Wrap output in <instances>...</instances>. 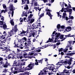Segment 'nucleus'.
I'll use <instances>...</instances> for the list:
<instances>
[{"instance_id": "nucleus-1", "label": "nucleus", "mask_w": 75, "mask_h": 75, "mask_svg": "<svg viewBox=\"0 0 75 75\" xmlns=\"http://www.w3.org/2000/svg\"><path fill=\"white\" fill-rule=\"evenodd\" d=\"M35 65L34 63H33V62H30V64H28V66L24 68V67H23V68H22V71H21L22 72H23L24 71H27V70H30L31 69H32L34 67V66Z\"/></svg>"}, {"instance_id": "nucleus-2", "label": "nucleus", "mask_w": 75, "mask_h": 75, "mask_svg": "<svg viewBox=\"0 0 75 75\" xmlns=\"http://www.w3.org/2000/svg\"><path fill=\"white\" fill-rule=\"evenodd\" d=\"M17 25H15L13 28V29L10 32H9V37H11L12 35H14V32H17L18 30V29L17 28Z\"/></svg>"}, {"instance_id": "nucleus-3", "label": "nucleus", "mask_w": 75, "mask_h": 75, "mask_svg": "<svg viewBox=\"0 0 75 75\" xmlns=\"http://www.w3.org/2000/svg\"><path fill=\"white\" fill-rule=\"evenodd\" d=\"M9 10L11 11L12 12V13H11V11H9L8 12V14H9V17H10V15L11 14V17H13V15H14V6H13V5H11H11L9 6Z\"/></svg>"}, {"instance_id": "nucleus-4", "label": "nucleus", "mask_w": 75, "mask_h": 75, "mask_svg": "<svg viewBox=\"0 0 75 75\" xmlns=\"http://www.w3.org/2000/svg\"><path fill=\"white\" fill-rule=\"evenodd\" d=\"M49 69V67H45L44 68V69H43L42 71H42L41 73V74L42 75H45V74H47V72H48V69Z\"/></svg>"}, {"instance_id": "nucleus-5", "label": "nucleus", "mask_w": 75, "mask_h": 75, "mask_svg": "<svg viewBox=\"0 0 75 75\" xmlns=\"http://www.w3.org/2000/svg\"><path fill=\"white\" fill-rule=\"evenodd\" d=\"M25 43V47H27V46H29V45H31V41L30 40V38H28V40Z\"/></svg>"}, {"instance_id": "nucleus-6", "label": "nucleus", "mask_w": 75, "mask_h": 75, "mask_svg": "<svg viewBox=\"0 0 75 75\" xmlns=\"http://www.w3.org/2000/svg\"><path fill=\"white\" fill-rule=\"evenodd\" d=\"M15 55L13 54H10L7 56L6 58L8 59H10L11 58L14 59L15 58Z\"/></svg>"}, {"instance_id": "nucleus-7", "label": "nucleus", "mask_w": 75, "mask_h": 75, "mask_svg": "<svg viewBox=\"0 0 75 75\" xmlns=\"http://www.w3.org/2000/svg\"><path fill=\"white\" fill-rule=\"evenodd\" d=\"M9 72L13 74H16L18 73V71L15 70H13V68H11L9 69Z\"/></svg>"}, {"instance_id": "nucleus-8", "label": "nucleus", "mask_w": 75, "mask_h": 75, "mask_svg": "<svg viewBox=\"0 0 75 75\" xmlns=\"http://www.w3.org/2000/svg\"><path fill=\"white\" fill-rule=\"evenodd\" d=\"M10 63H8L7 60L6 62V63L4 65L3 67L4 68H8V67H10Z\"/></svg>"}, {"instance_id": "nucleus-9", "label": "nucleus", "mask_w": 75, "mask_h": 75, "mask_svg": "<svg viewBox=\"0 0 75 75\" xmlns=\"http://www.w3.org/2000/svg\"><path fill=\"white\" fill-rule=\"evenodd\" d=\"M32 26H33V28L32 29H36V28H38V27H36V26H38V22H36L35 23H34L33 25V24L32 25Z\"/></svg>"}, {"instance_id": "nucleus-10", "label": "nucleus", "mask_w": 75, "mask_h": 75, "mask_svg": "<svg viewBox=\"0 0 75 75\" xmlns=\"http://www.w3.org/2000/svg\"><path fill=\"white\" fill-rule=\"evenodd\" d=\"M49 70H52V71H53L55 69V70L57 69H58V67H56V68H54V67H52V66H50V67H49Z\"/></svg>"}, {"instance_id": "nucleus-11", "label": "nucleus", "mask_w": 75, "mask_h": 75, "mask_svg": "<svg viewBox=\"0 0 75 75\" xmlns=\"http://www.w3.org/2000/svg\"><path fill=\"white\" fill-rule=\"evenodd\" d=\"M35 34V33L34 32L30 33H29V36H28V37H31L32 35H33V37H34V35Z\"/></svg>"}, {"instance_id": "nucleus-12", "label": "nucleus", "mask_w": 75, "mask_h": 75, "mask_svg": "<svg viewBox=\"0 0 75 75\" xmlns=\"http://www.w3.org/2000/svg\"><path fill=\"white\" fill-rule=\"evenodd\" d=\"M70 30H71V27L70 26H68L67 28H66L65 30L67 32L70 31Z\"/></svg>"}, {"instance_id": "nucleus-13", "label": "nucleus", "mask_w": 75, "mask_h": 75, "mask_svg": "<svg viewBox=\"0 0 75 75\" xmlns=\"http://www.w3.org/2000/svg\"><path fill=\"white\" fill-rule=\"evenodd\" d=\"M46 14H47V15H48V16H49L50 17V19H52V15L51 14V12H47Z\"/></svg>"}, {"instance_id": "nucleus-14", "label": "nucleus", "mask_w": 75, "mask_h": 75, "mask_svg": "<svg viewBox=\"0 0 75 75\" xmlns=\"http://www.w3.org/2000/svg\"><path fill=\"white\" fill-rule=\"evenodd\" d=\"M20 75H29V72L25 71L24 73L20 74Z\"/></svg>"}, {"instance_id": "nucleus-15", "label": "nucleus", "mask_w": 75, "mask_h": 75, "mask_svg": "<svg viewBox=\"0 0 75 75\" xmlns=\"http://www.w3.org/2000/svg\"><path fill=\"white\" fill-rule=\"evenodd\" d=\"M74 54H75V53H70L64 54L67 55H70V56H72V55H74Z\"/></svg>"}, {"instance_id": "nucleus-16", "label": "nucleus", "mask_w": 75, "mask_h": 75, "mask_svg": "<svg viewBox=\"0 0 75 75\" xmlns=\"http://www.w3.org/2000/svg\"><path fill=\"white\" fill-rule=\"evenodd\" d=\"M65 37H75V35H71V34H69L68 35H65Z\"/></svg>"}, {"instance_id": "nucleus-17", "label": "nucleus", "mask_w": 75, "mask_h": 75, "mask_svg": "<svg viewBox=\"0 0 75 75\" xmlns=\"http://www.w3.org/2000/svg\"><path fill=\"white\" fill-rule=\"evenodd\" d=\"M67 12H72V10L71 9L69 8H67Z\"/></svg>"}, {"instance_id": "nucleus-18", "label": "nucleus", "mask_w": 75, "mask_h": 75, "mask_svg": "<svg viewBox=\"0 0 75 75\" xmlns=\"http://www.w3.org/2000/svg\"><path fill=\"white\" fill-rule=\"evenodd\" d=\"M14 44H15V46L13 47L15 48H19L20 47V46H18V44H17L16 45V41L15 40L14 43Z\"/></svg>"}, {"instance_id": "nucleus-19", "label": "nucleus", "mask_w": 75, "mask_h": 75, "mask_svg": "<svg viewBox=\"0 0 75 75\" xmlns=\"http://www.w3.org/2000/svg\"><path fill=\"white\" fill-rule=\"evenodd\" d=\"M17 62L15 60L13 62V66H14L15 67H17Z\"/></svg>"}, {"instance_id": "nucleus-20", "label": "nucleus", "mask_w": 75, "mask_h": 75, "mask_svg": "<svg viewBox=\"0 0 75 75\" xmlns=\"http://www.w3.org/2000/svg\"><path fill=\"white\" fill-rule=\"evenodd\" d=\"M21 32L20 34L21 35V34H25V33H28V32H27V31H25L24 30H22V32H21Z\"/></svg>"}, {"instance_id": "nucleus-21", "label": "nucleus", "mask_w": 75, "mask_h": 75, "mask_svg": "<svg viewBox=\"0 0 75 75\" xmlns=\"http://www.w3.org/2000/svg\"><path fill=\"white\" fill-rule=\"evenodd\" d=\"M7 9H5L4 10H3L1 11V12L0 13L2 14L3 13H6V12H7Z\"/></svg>"}, {"instance_id": "nucleus-22", "label": "nucleus", "mask_w": 75, "mask_h": 75, "mask_svg": "<svg viewBox=\"0 0 75 75\" xmlns=\"http://www.w3.org/2000/svg\"><path fill=\"white\" fill-rule=\"evenodd\" d=\"M5 48H6L5 50L6 52H8V51H11V50H10V49L7 47H5Z\"/></svg>"}, {"instance_id": "nucleus-23", "label": "nucleus", "mask_w": 75, "mask_h": 75, "mask_svg": "<svg viewBox=\"0 0 75 75\" xmlns=\"http://www.w3.org/2000/svg\"><path fill=\"white\" fill-rule=\"evenodd\" d=\"M10 23L12 25H14V21L13 20L11 19L10 20Z\"/></svg>"}, {"instance_id": "nucleus-24", "label": "nucleus", "mask_w": 75, "mask_h": 75, "mask_svg": "<svg viewBox=\"0 0 75 75\" xmlns=\"http://www.w3.org/2000/svg\"><path fill=\"white\" fill-rule=\"evenodd\" d=\"M1 46H3V42L1 41V42H0V49H3V47Z\"/></svg>"}, {"instance_id": "nucleus-25", "label": "nucleus", "mask_w": 75, "mask_h": 75, "mask_svg": "<svg viewBox=\"0 0 75 75\" xmlns=\"http://www.w3.org/2000/svg\"><path fill=\"white\" fill-rule=\"evenodd\" d=\"M35 61L36 62H35V64L36 65H39V64H38V60L37 59H36L35 60Z\"/></svg>"}, {"instance_id": "nucleus-26", "label": "nucleus", "mask_w": 75, "mask_h": 75, "mask_svg": "<svg viewBox=\"0 0 75 75\" xmlns=\"http://www.w3.org/2000/svg\"><path fill=\"white\" fill-rule=\"evenodd\" d=\"M3 28L4 30H6L7 28V25L6 24L3 25Z\"/></svg>"}, {"instance_id": "nucleus-27", "label": "nucleus", "mask_w": 75, "mask_h": 75, "mask_svg": "<svg viewBox=\"0 0 75 75\" xmlns=\"http://www.w3.org/2000/svg\"><path fill=\"white\" fill-rule=\"evenodd\" d=\"M57 27L58 30V29L59 30L60 29V28H61V25L60 24H58L57 25Z\"/></svg>"}, {"instance_id": "nucleus-28", "label": "nucleus", "mask_w": 75, "mask_h": 75, "mask_svg": "<svg viewBox=\"0 0 75 75\" xmlns=\"http://www.w3.org/2000/svg\"><path fill=\"white\" fill-rule=\"evenodd\" d=\"M24 57H25V58H27V56L25 57V55H27V53L25 51H24Z\"/></svg>"}, {"instance_id": "nucleus-29", "label": "nucleus", "mask_w": 75, "mask_h": 75, "mask_svg": "<svg viewBox=\"0 0 75 75\" xmlns=\"http://www.w3.org/2000/svg\"><path fill=\"white\" fill-rule=\"evenodd\" d=\"M67 70L65 69H64L62 72H61L60 73L61 74H65V73L66 72H67Z\"/></svg>"}, {"instance_id": "nucleus-30", "label": "nucleus", "mask_w": 75, "mask_h": 75, "mask_svg": "<svg viewBox=\"0 0 75 75\" xmlns=\"http://www.w3.org/2000/svg\"><path fill=\"white\" fill-rule=\"evenodd\" d=\"M61 36V33H58L55 36V37H57V38H59V37Z\"/></svg>"}, {"instance_id": "nucleus-31", "label": "nucleus", "mask_w": 75, "mask_h": 75, "mask_svg": "<svg viewBox=\"0 0 75 75\" xmlns=\"http://www.w3.org/2000/svg\"><path fill=\"white\" fill-rule=\"evenodd\" d=\"M7 69H6V68H5L3 70V72H4V73H6V72H7Z\"/></svg>"}, {"instance_id": "nucleus-32", "label": "nucleus", "mask_w": 75, "mask_h": 75, "mask_svg": "<svg viewBox=\"0 0 75 75\" xmlns=\"http://www.w3.org/2000/svg\"><path fill=\"white\" fill-rule=\"evenodd\" d=\"M44 13H42L40 15V17L39 18V20H40V18H41L42 16H44Z\"/></svg>"}, {"instance_id": "nucleus-33", "label": "nucleus", "mask_w": 75, "mask_h": 75, "mask_svg": "<svg viewBox=\"0 0 75 75\" xmlns=\"http://www.w3.org/2000/svg\"><path fill=\"white\" fill-rule=\"evenodd\" d=\"M11 68H13V69H14L15 70H16V71H17V70H18V68L17 67H11Z\"/></svg>"}, {"instance_id": "nucleus-34", "label": "nucleus", "mask_w": 75, "mask_h": 75, "mask_svg": "<svg viewBox=\"0 0 75 75\" xmlns=\"http://www.w3.org/2000/svg\"><path fill=\"white\" fill-rule=\"evenodd\" d=\"M22 40H24L25 41V42L27 41L28 39H27V38H26L24 37L22 38Z\"/></svg>"}, {"instance_id": "nucleus-35", "label": "nucleus", "mask_w": 75, "mask_h": 75, "mask_svg": "<svg viewBox=\"0 0 75 75\" xmlns=\"http://www.w3.org/2000/svg\"><path fill=\"white\" fill-rule=\"evenodd\" d=\"M3 6L4 9H6V8H7V6H6V4H3Z\"/></svg>"}, {"instance_id": "nucleus-36", "label": "nucleus", "mask_w": 75, "mask_h": 75, "mask_svg": "<svg viewBox=\"0 0 75 75\" xmlns=\"http://www.w3.org/2000/svg\"><path fill=\"white\" fill-rule=\"evenodd\" d=\"M24 9L25 10H28V5H26V7L24 8Z\"/></svg>"}, {"instance_id": "nucleus-37", "label": "nucleus", "mask_w": 75, "mask_h": 75, "mask_svg": "<svg viewBox=\"0 0 75 75\" xmlns=\"http://www.w3.org/2000/svg\"><path fill=\"white\" fill-rule=\"evenodd\" d=\"M4 22L3 21H0V25H3L4 24Z\"/></svg>"}, {"instance_id": "nucleus-38", "label": "nucleus", "mask_w": 75, "mask_h": 75, "mask_svg": "<svg viewBox=\"0 0 75 75\" xmlns=\"http://www.w3.org/2000/svg\"><path fill=\"white\" fill-rule=\"evenodd\" d=\"M59 38H60V39H63V38H64V35H60Z\"/></svg>"}, {"instance_id": "nucleus-39", "label": "nucleus", "mask_w": 75, "mask_h": 75, "mask_svg": "<svg viewBox=\"0 0 75 75\" xmlns=\"http://www.w3.org/2000/svg\"><path fill=\"white\" fill-rule=\"evenodd\" d=\"M31 18H30L29 17H28V21L29 22H30H30L31 21Z\"/></svg>"}, {"instance_id": "nucleus-40", "label": "nucleus", "mask_w": 75, "mask_h": 75, "mask_svg": "<svg viewBox=\"0 0 75 75\" xmlns=\"http://www.w3.org/2000/svg\"><path fill=\"white\" fill-rule=\"evenodd\" d=\"M35 20V19H32L31 20L30 23H33L34 21Z\"/></svg>"}, {"instance_id": "nucleus-41", "label": "nucleus", "mask_w": 75, "mask_h": 75, "mask_svg": "<svg viewBox=\"0 0 75 75\" xmlns=\"http://www.w3.org/2000/svg\"><path fill=\"white\" fill-rule=\"evenodd\" d=\"M0 37H1V38H3V39H5V38H6V37H4V35H3L0 36Z\"/></svg>"}, {"instance_id": "nucleus-42", "label": "nucleus", "mask_w": 75, "mask_h": 75, "mask_svg": "<svg viewBox=\"0 0 75 75\" xmlns=\"http://www.w3.org/2000/svg\"><path fill=\"white\" fill-rule=\"evenodd\" d=\"M42 60H38V62L39 63H41V64H42Z\"/></svg>"}, {"instance_id": "nucleus-43", "label": "nucleus", "mask_w": 75, "mask_h": 75, "mask_svg": "<svg viewBox=\"0 0 75 75\" xmlns=\"http://www.w3.org/2000/svg\"><path fill=\"white\" fill-rule=\"evenodd\" d=\"M9 32H6V34H5V35H9Z\"/></svg>"}, {"instance_id": "nucleus-44", "label": "nucleus", "mask_w": 75, "mask_h": 75, "mask_svg": "<svg viewBox=\"0 0 75 75\" xmlns=\"http://www.w3.org/2000/svg\"><path fill=\"white\" fill-rule=\"evenodd\" d=\"M67 8H71V6L70 4H68V6H67Z\"/></svg>"}, {"instance_id": "nucleus-45", "label": "nucleus", "mask_w": 75, "mask_h": 75, "mask_svg": "<svg viewBox=\"0 0 75 75\" xmlns=\"http://www.w3.org/2000/svg\"><path fill=\"white\" fill-rule=\"evenodd\" d=\"M61 28H64V29L65 30L66 28H65V26L64 25H62L61 27Z\"/></svg>"}, {"instance_id": "nucleus-46", "label": "nucleus", "mask_w": 75, "mask_h": 75, "mask_svg": "<svg viewBox=\"0 0 75 75\" xmlns=\"http://www.w3.org/2000/svg\"><path fill=\"white\" fill-rule=\"evenodd\" d=\"M61 63V62H58L56 64V65H60V66H61L62 65V64H59V63Z\"/></svg>"}, {"instance_id": "nucleus-47", "label": "nucleus", "mask_w": 75, "mask_h": 75, "mask_svg": "<svg viewBox=\"0 0 75 75\" xmlns=\"http://www.w3.org/2000/svg\"><path fill=\"white\" fill-rule=\"evenodd\" d=\"M48 45H45L44 46V47H43V48H42V49H44V48H47V47H48Z\"/></svg>"}, {"instance_id": "nucleus-48", "label": "nucleus", "mask_w": 75, "mask_h": 75, "mask_svg": "<svg viewBox=\"0 0 75 75\" xmlns=\"http://www.w3.org/2000/svg\"><path fill=\"white\" fill-rule=\"evenodd\" d=\"M68 23H72V20H69V21H68Z\"/></svg>"}, {"instance_id": "nucleus-49", "label": "nucleus", "mask_w": 75, "mask_h": 75, "mask_svg": "<svg viewBox=\"0 0 75 75\" xmlns=\"http://www.w3.org/2000/svg\"><path fill=\"white\" fill-rule=\"evenodd\" d=\"M56 32V31H54L53 32V33L52 34V37H54V34H55V33Z\"/></svg>"}, {"instance_id": "nucleus-50", "label": "nucleus", "mask_w": 75, "mask_h": 75, "mask_svg": "<svg viewBox=\"0 0 75 75\" xmlns=\"http://www.w3.org/2000/svg\"><path fill=\"white\" fill-rule=\"evenodd\" d=\"M63 51V48H62L60 49L59 50V52H61V51Z\"/></svg>"}, {"instance_id": "nucleus-51", "label": "nucleus", "mask_w": 75, "mask_h": 75, "mask_svg": "<svg viewBox=\"0 0 75 75\" xmlns=\"http://www.w3.org/2000/svg\"><path fill=\"white\" fill-rule=\"evenodd\" d=\"M25 16V17H27L28 15L27 14H22V16Z\"/></svg>"}, {"instance_id": "nucleus-52", "label": "nucleus", "mask_w": 75, "mask_h": 75, "mask_svg": "<svg viewBox=\"0 0 75 75\" xmlns=\"http://www.w3.org/2000/svg\"><path fill=\"white\" fill-rule=\"evenodd\" d=\"M34 54V53L33 52L29 53L28 55H33Z\"/></svg>"}, {"instance_id": "nucleus-53", "label": "nucleus", "mask_w": 75, "mask_h": 75, "mask_svg": "<svg viewBox=\"0 0 75 75\" xmlns=\"http://www.w3.org/2000/svg\"><path fill=\"white\" fill-rule=\"evenodd\" d=\"M28 11V14H29V13H30L31 14H32V11H30V10H29V11Z\"/></svg>"}, {"instance_id": "nucleus-54", "label": "nucleus", "mask_w": 75, "mask_h": 75, "mask_svg": "<svg viewBox=\"0 0 75 75\" xmlns=\"http://www.w3.org/2000/svg\"><path fill=\"white\" fill-rule=\"evenodd\" d=\"M41 23H38V27H41Z\"/></svg>"}, {"instance_id": "nucleus-55", "label": "nucleus", "mask_w": 75, "mask_h": 75, "mask_svg": "<svg viewBox=\"0 0 75 75\" xmlns=\"http://www.w3.org/2000/svg\"><path fill=\"white\" fill-rule=\"evenodd\" d=\"M25 13V11H24L23 12V14H28V13H27V11H26L25 13Z\"/></svg>"}, {"instance_id": "nucleus-56", "label": "nucleus", "mask_w": 75, "mask_h": 75, "mask_svg": "<svg viewBox=\"0 0 75 75\" xmlns=\"http://www.w3.org/2000/svg\"><path fill=\"white\" fill-rule=\"evenodd\" d=\"M36 51V52H41V50L40 49L37 50Z\"/></svg>"}, {"instance_id": "nucleus-57", "label": "nucleus", "mask_w": 75, "mask_h": 75, "mask_svg": "<svg viewBox=\"0 0 75 75\" xmlns=\"http://www.w3.org/2000/svg\"><path fill=\"white\" fill-rule=\"evenodd\" d=\"M33 15L32 14H30V16H28V17H30V18H31V17H33Z\"/></svg>"}, {"instance_id": "nucleus-58", "label": "nucleus", "mask_w": 75, "mask_h": 75, "mask_svg": "<svg viewBox=\"0 0 75 75\" xmlns=\"http://www.w3.org/2000/svg\"><path fill=\"white\" fill-rule=\"evenodd\" d=\"M22 1L23 4H25V2L24 1V0H22Z\"/></svg>"}, {"instance_id": "nucleus-59", "label": "nucleus", "mask_w": 75, "mask_h": 75, "mask_svg": "<svg viewBox=\"0 0 75 75\" xmlns=\"http://www.w3.org/2000/svg\"><path fill=\"white\" fill-rule=\"evenodd\" d=\"M69 17H70L71 20H73L74 19V18L73 16H71V17L69 16Z\"/></svg>"}, {"instance_id": "nucleus-60", "label": "nucleus", "mask_w": 75, "mask_h": 75, "mask_svg": "<svg viewBox=\"0 0 75 75\" xmlns=\"http://www.w3.org/2000/svg\"><path fill=\"white\" fill-rule=\"evenodd\" d=\"M2 17L3 18H1V20H2V21H4V17H3V16H2Z\"/></svg>"}, {"instance_id": "nucleus-61", "label": "nucleus", "mask_w": 75, "mask_h": 75, "mask_svg": "<svg viewBox=\"0 0 75 75\" xmlns=\"http://www.w3.org/2000/svg\"><path fill=\"white\" fill-rule=\"evenodd\" d=\"M64 10V7H63L62 8V10H61V11L62 12H63Z\"/></svg>"}, {"instance_id": "nucleus-62", "label": "nucleus", "mask_w": 75, "mask_h": 75, "mask_svg": "<svg viewBox=\"0 0 75 75\" xmlns=\"http://www.w3.org/2000/svg\"><path fill=\"white\" fill-rule=\"evenodd\" d=\"M67 61H65L64 62H60V63H61L62 64H64V63H67Z\"/></svg>"}, {"instance_id": "nucleus-63", "label": "nucleus", "mask_w": 75, "mask_h": 75, "mask_svg": "<svg viewBox=\"0 0 75 75\" xmlns=\"http://www.w3.org/2000/svg\"><path fill=\"white\" fill-rule=\"evenodd\" d=\"M6 31H4L3 33V34L4 35V36L6 35Z\"/></svg>"}, {"instance_id": "nucleus-64", "label": "nucleus", "mask_w": 75, "mask_h": 75, "mask_svg": "<svg viewBox=\"0 0 75 75\" xmlns=\"http://www.w3.org/2000/svg\"><path fill=\"white\" fill-rule=\"evenodd\" d=\"M21 55H23V56L24 57V51L21 52Z\"/></svg>"}]
</instances>
